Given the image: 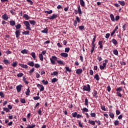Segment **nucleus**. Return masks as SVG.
<instances>
[{
    "instance_id": "31",
    "label": "nucleus",
    "mask_w": 128,
    "mask_h": 128,
    "mask_svg": "<svg viewBox=\"0 0 128 128\" xmlns=\"http://www.w3.org/2000/svg\"><path fill=\"white\" fill-rule=\"evenodd\" d=\"M28 50L26 49H24V50H21V54H28Z\"/></svg>"
},
{
    "instance_id": "26",
    "label": "nucleus",
    "mask_w": 128,
    "mask_h": 128,
    "mask_svg": "<svg viewBox=\"0 0 128 128\" xmlns=\"http://www.w3.org/2000/svg\"><path fill=\"white\" fill-rule=\"evenodd\" d=\"M118 2L120 4V6H124L126 5V2H124V1L118 0Z\"/></svg>"
},
{
    "instance_id": "53",
    "label": "nucleus",
    "mask_w": 128,
    "mask_h": 128,
    "mask_svg": "<svg viewBox=\"0 0 128 128\" xmlns=\"http://www.w3.org/2000/svg\"><path fill=\"white\" fill-rule=\"evenodd\" d=\"M20 102H22V104H26V100L24 98H20Z\"/></svg>"
},
{
    "instance_id": "46",
    "label": "nucleus",
    "mask_w": 128,
    "mask_h": 128,
    "mask_svg": "<svg viewBox=\"0 0 128 128\" xmlns=\"http://www.w3.org/2000/svg\"><path fill=\"white\" fill-rule=\"evenodd\" d=\"M23 18H25L26 20H29L30 19V16H28V15L26 14H24L23 16Z\"/></svg>"
},
{
    "instance_id": "56",
    "label": "nucleus",
    "mask_w": 128,
    "mask_h": 128,
    "mask_svg": "<svg viewBox=\"0 0 128 128\" xmlns=\"http://www.w3.org/2000/svg\"><path fill=\"white\" fill-rule=\"evenodd\" d=\"M78 126L79 128H84V126H82V122H80V121L78 122Z\"/></svg>"
},
{
    "instance_id": "40",
    "label": "nucleus",
    "mask_w": 128,
    "mask_h": 128,
    "mask_svg": "<svg viewBox=\"0 0 128 128\" xmlns=\"http://www.w3.org/2000/svg\"><path fill=\"white\" fill-rule=\"evenodd\" d=\"M42 82L43 84H44V85H46V84H48V80L46 81V80H42Z\"/></svg>"
},
{
    "instance_id": "36",
    "label": "nucleus",
    "mask_w": 128,
    "mask_h": 128,
    "mask_svg": "<svg viewBox=\"0 0 128 128\" xmlns=\"http://www.w3.org/2000/svg\"><path fill=\"white\" fill-rule=\"evenodd\" d=\"M15 28H16V30H20V28H22V25L20 24H18L17 25L15 26Z\"/></svg>"
},
{
    "instance_id": "8",
    "label": "nucleus",
    "mask_w": 128,
    "mask_h": 128,
    "mask_svg": "<svg viewBox=\"0 0 128 128\" xmlns=\"http://www.w3.org/2000/svg\"><path fill=\"white\" fill-rule=\"evenodd\" d=\"M58 18V14H53L52 16H50L48 18L49 20H54V18Z\"/></svg>"
},
{
    "instance_id": "43",
    "label": "nucleus",
    "mask_w": 128,
    "mask_h": 128,
    "mask_svg": "<svg viewBox=\"0 0 128 128\" xmlns=\"http://www.w3.org/2000/svg\"><path fill=\"white\" fill-rule=\"evenodd\" d=\"M31 56H32V58H33L34 60H36V53L35 52H32L31 53Z\"/></svg>"
},
{
    "instance_id": "55",
    "label": "nucleus",
    "mask_w": 128,
    "mask_h": 128,
    "mask_svg": "<svg viewBox=\"0 0 128 128\" xmlns=\"http://www.w3.org/2000/svg\"><path fill=\"white\" fill-rule=\"evenodd\" d=\"M45 14H52V10H50V11L46 10L45 12Z\"/></svg>"
},
{
    "instance_id": "35",
    "label": "nucleus",
    "mask_w": 128,
    "mask_h": 128,
    "mask_svg": "<svg viewBox=\"0 0 128 128\" xmlns=\"http://www.w3.org/2000/svg\"><path fill=\"white\" fill-rule=\"evenodd\" d=\"M90 115L91 116V118H96V114L94 112H92V111L91 112V113L90 114Z\"/></svg>"
},
{
    "instance_id": "20",
    "label": "nucleus",
    "mask_w": 128,
    "mask_h": 128,
    "mask_svg": "<svg viewBox=\"0 0 128 128\" xmlns=\"http://www.w3.org/2000/svg\"><path fill=\"white\" fill-rule=\"evenodd\" d=\"M108 115L110 116L111 118H114V113L110 112H108Z\"/></svg>"
},
{
    "instance_id": "59",
    "label": "nucleus",
    "mask_w": 128,
    "mask_h": 128,
    "mask_svg": "<svg viewBox=\"0 0 128 128\" xmlns=\"http://www.w3.org/2000/svg\"><path fill=\"white\" fill-rule=\"evenodd\" d=\"M33 99L34 100H40V96H34L33 98Z\"/></svg>"
},
{
    "instance_id": "58",
    "label": "nucleus",
    "mask_w": 128,
    "mask_h": 128,
    "mask_svg": "<svg viewBox=\"0 0 128 128\" xmlns=\"http://www.w3.org/2000/svg\"><path fill=\"white\" fill-rule=\"evenodd\" d=\"M101 109L102 110H104V112L106 111V106H101Z\"/></svg>"
},
{
    "instance_id": "62",
    "label": "nucleus",
    "mask_w": 128,
    "mask_h": 128,
    "mask_svg": "<svg viewBox=\"0 0 128 128\" xmlns=\"http://www.w3.org/2000/svg\"><path fill=\"white\" fill-rule=\"evenodd\" d=\"M89 74H90V76H93L94 75V70H90Z\"/></svg>"
},
{
    "instance_id": "50",
    "label": "nucleus",
    "mask_w": 128,
    "mask_h": 128,
    "mask_svg": "<svg viewBox=\"0 0 128 128\" xmlns=\"http://www.w3.org/2000/svg\"><path fill=\"white\" fill-rule=\"evenodd\" d=\"M16 76H18V78H22V76H24V74L22 72L19 73L17 74Z\"/></svg>"
},
{
    "instance_id": "21",
    "label": "nucleus",
    "mask_w": 128,
    "mask_h": 128,
    "mask_svg": "<svg viewBox=\"0 0 128 128\" xmlns=\"http://www.w3.org/2000/svg\"><path fill=\"white\" fill-rule=\"evenodd\" d=\"M94 78L96 80H100V76H98V74H96L94 76Z\"/></svg>"
},
{
    "instance_id": "17",
    "label": "nucleus",
    "mask_w": 128,
    "mask_h": 128,
    "mask_svg": "<svg viewBox=\"0 0 128 128\" xmlns=\"http://www.w3.org/2000/svg\"><path fill=\"white\" fill-rule=\"evenodd\" d=\"M82 69H77L76 70V74H82Z\"/></svg>"
},
{
    "instance_id": "22",
    "label": "nucleus",
    "mask_w": 128,
    "mask_h": 128,
    "mask_svg": "<svg viewBox=\"0 0 128 128\" xmlns=\"http://www.w3.org/2000/svg\"><path fill=\"white\" fill-rule=\"evenodd\" d=\"M80 4L82 6H83L84 8L85 5V3H84V0H80Z\"/></svg>"
},
{
    "instance_id": "27",
    "label": "nucleus",
    "mask_w": 128,
    "mask_h": 128,
    "mask_svg": "<svg viewBox=\"0 0 128 128\" xmlns=\"http://www.w3.org/2000/svg\"><path fill=\"white\" fill-rule=\"evenodd\" d=\"M84 106H86L88 108V98H86L85 99Z\"/></svg>"
},
{
    "instance_id": "28",
    "label": "nucleus",
    "mask_w": 128,
    "mask_h": 128,
    "mask_svg": "<svg viewBox=\"0 0 128 128\" xmlns=\"http://www.w3.org/2000/svg\"><path fill=\"white\" fill-rule=\"evenodd\" d=\"M36 128L35 124H32V125L28 124L26 128Z\"/></svg>"
},
{
    "instance_id": "38",
    "label": "nucleus",
    "mask_w": 128,
    "mask_h": 128,
    "mask_svg": "<svg viewBox=\"0 0 128 128\" xmlns=\"http://www.w3.org/2000/svg\"><path fill=\"white\" fill-rule=\"evenodd\" d=\"M30 88L26 89V92H25L26 96H30Z\"/></svg>"
},
{
    "instance_id": "61",
    "label": "nucleus",
    "mask_w": 128,
    "mask_h": 128,
    "mask_svg": "<svg viewBox=\"0 0 128 128\" xmlns=\"http://www.w3.org/2000/svg\"><path fill=\"white\" fill-rule=\"evenodd\" d=\"M79 30H84V26H80L78 27Z\"/></svg>"
},
{
    "instance_id": "9",
    "label": "nucleus",
    "mask_w": 128,
    "mask_h": 128,
    "mask_svg": "<svg viewBox=\"0 0 128 128\" xmlns=\"http://www.w3.org/2000/svg\"><path fill=\"white\" fill-rule=\"evenodd\" d=\"M2 18L4 20H8V14L6 13H5L2 16Z\"/></svg>"
},
{
    "instance_id": "44",
    "label": "nucleus",
    "mask_w": 128,
    "mask_h": 128,
    "mask_svg": "<svg viewBox=\"0 0 128 128\" xmlns=\"http://www.w3.org/2000/svg\"><path fill=\"white\" fill-rule=\"evenodd\" d=\"M3 62L5 64H10V61L8 60L4 59Z\"/></svg>"
},
{
    "instance_id": "57",
    "label": "nucleus",
    "mask_w": 128,
    "mask_h": 128,
    "mask_svg": "<svg viewBox=\"0 0 128 128\" xmlns=\"http://www.w3.org/2000/svg\"><path fill=\"white\" fill-rule=\"evenodd\" d=\"M34 72V68H32L30 70L29 74H30V76H32V74Z\"/></svg>"
},
{
    "instance_id": "64",
    "label": "nucleus",
    "mask_w": 128,
    "mask_h": 128,
    "mask_svg": "<svg viewBox=\"0 0 128 128\" xmlns=\"http://www.w3.org/2000/svg\"><path fill=\"white\" fill-rule=\"evenodd\" d=\"M0 96H1V98H4V94L3 92H0Z\"/></svg>"
},
{
    "instance_id": "12",
    "label": "nucleus",
    "mask_w": 128,
    "mask_h": 128,
    "mask_svg": "<svg viewBox=\"0 0 128 128\" xmlns=\"http://www.w3.org/2000/svg\"><path fill=\"white\" fill-rule=\"evenodd\" d=\"M102 44H104V42L102 41H99L98 42V45L100 46L99 48L100 50H102L104 46H102Z\"/></svg>"
},
{
    "instance_id": "5",
    "label": "nucleus",
    "mask_w": 128,
    "mask_h": 128,
    "mask_svg": "<svg viewBox=\"0 0 128 128\" xmlns=\"http://www.w3.org/2000/svg\"><path fill=\"white\" fill-rule=\"evenodd\" d=\"M37 87L40 90V92H44V87L42 84H38Z\"/></svg>"
},
{
    "instance_id": "13",
    "label": "nucleus",
    "mask_w": 128,
    "mask_h": 128,
    "mask_svg": "<svg viewBox=\"0 0 128 128\" xmlns=\"http://www.w3.org/2000/svg\"><path fill=\"white\" fill-rule=\"evenodd\" d=\"M93 96L95 98H98V96H96L98 94V92L96 90H94L93 92Z\"/></svg>"
},
{
    "instance_id": "19",
    "label": "nucleus",
    "mask_w": 128,
    "mask_h": 128,
    "mask_svg": "<svg viewBox=\"0 0 128 128\" xmlns=\"http://www.w3.org/2000/svg\"><path fill=\"white\" fill-rule=\"evenodd\" d=\"M19 66H21V68H28V66H27L26 64H19Z\"/></svg>"
},
{
    "instance_id": "49",
    "label": "nucleus",
    "mask_w": 128,
    "mask_h": 128,
    "mask_svg": "<svg viewBox=\"0 0 128 128\" xmlns=\"http://www.w3.org/2000/svg\"><path fill=\"white\" fill-rule=\"evenodd\" d=\"M72 116L73 118H76V116H78V112H74L72 113Z\"/></svg>"
},
{
    "instance_id": "45",
    "label": "nucleus",
    "mask_w": 128,
    "mask_h": 128,
    "mask_svg": "<svg viewBox=\"0 0 128 128\" xmlns=\"http://www.w3.org/2000/svg\"><path fill=\"white\" fill-rule=\"evenodd\" d=\"M58 80L56 78H54L52 80V84L54 83V82H58Z\"/></svg>"
},
{
    "instance_id": "14",
    "label": "nucleus",
    "mask_w": 128,
    "mask_h": 128,
    "mask_svg": "<svg viewBox=\"0 0 128 128\" xmlns=\"http://www.w3.org/2000/svg\"><path fill=\"white\" fill-rule=\"evenodd\" d=\"M78 14H80V16H82V9H80V5L78 6Z\"/></svg>"
},
{
    "instance_id": "2",
    "label": "nucleus",
    "mask_w": 128,
    "mask_h": 128,
    "mask_svg": "<svg viewBox=\"0 0 128 128\" xmlns=\"http://www.w3.org/2000/svg\"><path fill=\"white\" fill-rule=\"evenodd\" d=\"M23 24L26 26V30H32V28H30V22L28 21H24Z\"/></svg>"
},
{
    "instance_id": "41",
    "label": "nucleus",
    "mask_w": 128,
    "mask_h": 128,
    "mask_svg": "<svg viewBox=\"0 0 128 128\" xmlns=\"http://www.w3.org/2000/svg\"><path fill=\"white\" fill-rule=\"evenodd\" d=\"M122 87H119L116 90V92H122Z\"/></svg>"
},
{
    "instance_id": "37",
    "label": "nucleus",
    "mask_w": 128,
    "mask_h": 128,
    "mask_svg": "<svg viewBox=\"0 0 128 128\" xmlns=\"http://www.w3.org/2000/svg\"><path fill=\"white\" fill-rule=\"evenodd\" d=\"M29 22L30 24H32V26H34V24H36V22L34 20H30Z\"/></svg>"
},
{
    "instance_id": "7",
    "label": "nucleus",
    "mask_w": 128,
    "mask_h": 128,
    "mask_svg": "<svg viewBox=\"0 0 128 128\" xmlns=\"http://www.w3.org/2000/svg\"><path fill=\"white\" fill-rule=\"evenodd\" d=\"M15 34L16 36V38H20V30H16Z\"/></svg>"
},
{
    "instance_id": "52",
    "label": "nucleus",
    "mask_w": 128,
    "mask_h": 128,
    "mask_svg": "<svg viewBox=\"0 0 128 128\" xmlns=\"http://www.w3.org/2000/svg\"><path fill=\"white\" fill-rule=\"evenodd\" d=\"M3 110L6 112H10V109H8V108H4Z\"/></svg>"
},
{
    "instance_id": "24",
    "label": "nucleus",
    "mask_w": 128,
    "mask_h": 128,
    "mask_svg": "<svg viewBox=\"0 0 128 128\" xmlns=\"http://www.w3.org/2000/svg\"><path fill=\"white\" fill-rule=\"evenodd\" d=\"M96 36L95 35L94 36V38H92V44H94V42H96Z\"/></svg>"
},
{
    "instance_id": "25",
    "label": "nucleus",
    "mask_w": 128,
    "mask_h": 128,
    "mask_svg": "<svg viewBox=\"0 0 128 128\" xmlns=\"http://www.w3.org/2000/svg\"><path fill=\"white\" fill-rule=\"evenodd\" d=\"M27 64L28 66H34V63L32 62H28L27 63Z\"/></svg>"
},
{
    "instance_id": "15",
    "label": "nucleus",
    "mask_w": 128,
    "mask_h": 128,
    "mask_svg": "<svg viewBox=\"0 0 128 128\" xmlns=\"http://www.w3.org/2000/svg\"><path fill=\"white\" fill-rule=\"evenodd\" d=\"M9 22L10 26H16V21L14 20H10Z\"/></svg>"
},
{
    "instance_id": "42",
    "label": "nucleus",
    "mask_w": 128,
    "mask_h": 128,
    "mask_svg": "<svg viewBox=\"0 0 128 128\" xmlns=\"http://www.w3.org/2000/svg\"><path fill=\"white\" fill-rule=\"evenodd\" d=\"M114 54H115V56H118V50L115 49L113 50Z\"/></svg>"
},
{
    "instance_id": "48",
    "label": "nucleus",
    "mask_w": 128,
    "mask_h": 128,
    "mask_svg": "<svg viewBox=\"0 0 128 128\" xmlns=\"http://www.w3.org/2000/svg\"><path fill=\"white\" fill-rule=\"evenodd\" d=\"M119 124H120V122H118V120H116L114 121V126H118Z\"/></svg>"
},
{
    "instance_id": "39",
    "label": "nucleus",
    "mask_w": 128,
    "mask_h": 128,
    "mask_svg": "<svg viewBox=\"0 0 128 128\" xmlns=\"http://www.w3.org/2000/svg\"><path fill=\"white\" fill-rule=\"evenodd\" d=\"M22 34H24L25 36H26L28 34H30V31H26L24 30V32H22Z\"/></svg>"
},
{
    "instance_id": "11",
    "label": "nucleus",
    "mask_w": 128,
    "mask_h": 128,
    "mask_svg": "<svg viewBox=\"0 0 128 128\" xmlns=\"http://www.w3.org/2000/svg\"><path fill=\"white\" fill-rule=\"evenodd\" d=\"M60 56H62V58H68V53L62 52L60 53Z\"/></svg>"
},
{
    "instance_id": "1",
    "label": "nucleus",
    "mask_w": 128,
    "mask_h": 128,
    "mask_svg": "<svg viewBox=\"0 0 128 128\" xmlns=\"http://www.w3.org/2000/svg\"><path fill=\"white\" fill-rule=\"evenodd\" d=\"M82 90L84 92H90V86L88 84L84 85L83 86Z\"/></svg>"
},
{
    "instance_id": "51",
    "label": "nucleus",
    "mask_w": 128,
    "mask_h": 128,
    "mask_svg": "<svg viewBox=\"0 0 128 128\" xmlns=\"http://www.w3.org/2000/svg\"><path fill=\"white\" fill-rule=\"evenodd\" d=\"M58 72L55 71L51 74V76H58Z\"/></svg>"
},
{
    "instance_id": "3",
    "label": "nucleus",
    "mask_w": 128,
    "mask_h": 128,
    "mask_svg": "<svg viewBox=\"0 0 128 128\" xmlns=\"http://www.w3.org/2000/svg\"><path fill=\"white\" fill-rule=\"evenodd\" d=\"M50 62L52 64H56V62H58V57L56 56H52L50 58Z\"/></svg>"
},
{
    "instance_id": "4",
    "label": "nucleus",
    "mask_w": 128,
    "mask_h": 128,
    "mask_svg": "<svg viewBox=\"0 0 128 128\" xmlns=\"http://www.w3.org/2000/svg\"><path fill=\"white\" fill-rule=\"evenodd\" d=\"M80 18L76 16V20H74V26H76L78 25V24H80Z\"/></svg>"
},
{
    "instance_id": "32",
    "label": "nucleus",
    "mask_w": 128,
    "mask_h": 128,
    "mask_svg": "<svg viewBox=\"0 0 128 128\" xmlns=\"http://www.w3.org/2000/svg\"><path fill=\"white\" fill-rule=\"evenodd\" d=\"M82 112H88V109L86 108H84L82 109Z\"/></svg>"
},
{
    "instance_id": "47",
    "label": "nucleus",
    "mask_w": 128,
    "mask_h": 128,
    "mask_svg": "<svg viewBox=\"0 0 128 128\" xmlns=\"http://www.w3.org/2000/svg\"><path fill=\"white\" fill-rule=\"evenodd\" d=\"M57 62L58 64H64V62L62 61V60H57Z\"/></svg>"
},
{
    "instance_id": "60",
    "label": "nucleus",
    "mask_w": 128,
    "mask_h": 128,
    "mask_svg": "<svg viewBox=\"0 0 128 128\" xmlns=\"http://www.w3.org/2000/svg\"><path fill=\"white\" fill-rule=\"evenodd\" d=\"M70 48H66L64 52H70Z\"/></svg>"
},
{
    "instance_id": "18",
    "label": "nucleus",
    "mask_w": 128,
    "mask_h": 128,
    "mask_svg": "<svg viewBox=\"0 0 128 128\" xmlns=\"http://www.w3.org/2000/svg\"><path fill=\"white\" fill-rule=\"evenodd\" d=\"M65 72L66 74V72H72V70L70 69V68L68 66H66L65 67Z\"/></svg>"
},
{
    "instance_id": "6",
    "label": "nucleus",
    "mask_w": 128,
    "mask_h": 128,
    "mask_svg": "<svg viewBox=\"0 0 128 128\" xmlns=\"http://www.w3.org/2000/svg\"><path fill=\"white\" fill-rule=\"evenodd\" d=\"M23 87L22 85L19 84L16 86V89L17 90V92H20V91L22 90V88Z\"/></svg>"
},
{
    "instance_id": "29",
    "label": "nucleus",
    "mask_w": 128,
    "mask_h": 128,
    "mask_svg": "<svg viewBox=\"0 0 128 128\" xmlns=\"http://www.w3.org/2000/svg\"><path fill=\"white\" fill-rule=\"evenodd\" d=\"M39 58H40V60H41V62H43L44 61V56H42V54H39Z\"/></svg>"
},
{
    "instance_id": "54",
    "label": "nucleus",
    "mask_w": 128,
    "mask_h": 128,
    "mask_svg": "<svg viewBox=\"0 0 128 128\" xmlns=\"http://www.w3.org/2000/svg\"><path fill=\"white\" fill-rule=\"evenodd\" d=\"M34 66L36 68H40V64H34Z\"/></svg>"
},
{
    "instance_id": "33",
    "label": "nucleus",
    "mask_w": 128,
    "mask_h": 128,
    "mask_svg": "<svg viewBox=\"0 0 128 128\" xmlns=\"http://www.w3.org/2000/svg\"><path fill=\"white\" fill-rule=\"evenodd\" d=\"M112 44H114V46H116V44H118V41H116V39H112Z\"/></svg>"
},
{
    "instance_id": "10",
    "label": "nucleus",
    "mask_w": 128,
    "mask_h": 128,
    "mask_svg": "<svg viewBox=\"0 0 128 128\" xmlns=\"http://www.w3.org/2000/svg\"><path fill=\"white\" fill-rule=\"evenodd\" d=\"M92 47L90 50V52L92 54L94 53V48H96V44H92Z\"/></svg>"
},
{
    "instance_id": "63",
    "label": "nucleus",
    "mask_w": 128,
    "mask_h": 128,
    "mask_svg": "<svg viewBox=\"0 0 128 128\" xmlns=\"http://www.w3.org/2000/svg\"><path fill=\"white\" fill-rule=\"evenodd\" d=\"M97 60L98 62H102V58L100 56H98Z\"/></svg>"
},
{
    "instance_id": "16",
    "label": "nucleus",
    "mask_w": 128,
    "mask_h": 128,
    "mask_svg": "<svg viewBox=\"0 0 128 128\" xmlns=\"http://www.w3.org/2000/svg\"><path fill=\"white\" fill-rule=\"evenodd\" d=\"M88 124H92V126H94L96 124V121L92 120H89Z\"/></svg>"
},
{
    "instance_id": "34",
    "label": "nucleus",
    "mask_w": 128,
    "mask_h": 128,
    "mask_svg": "<svg viewBox=\"0 0 128 128\" xmlns=\"http://www.w3.org/2000/svg\"><path fill=\"white\" fill-rule=\"evenodd\" d=\"M12 66H13V68H16V66H18V62H14L12 64Z\"/></svg>"
},
{
    "instance_id": "23",
    "label": "nucleus",
    "mask_w": 128,
    "mask_h": 128,
    "mask_svg": "<svg viewBox=\"0 0 128 128\" xmlns=\"http://www.w3.org/2000/svg\"><path fill=\"white\" fill-rule=\"evenodd\" d=\"M48 28H45L44 30L41 31V32H42V34H48Z\"/></svg>"
},
{
    "instance_id": "30",
    "label": "nucleus",
    "mask_w": 128,
    "mask_h": 128,
    "mask_svg": "<svg viewBox=\"0 0 128 128\" xmlns=\"http://www.w3.org/2000/svg\"><path fill=\"white\" fill-rule=\"evenodd\" d=\"M110 18L112 22H115L114 16L112 14H110Z\"/></svg>"
}]
</instances>
